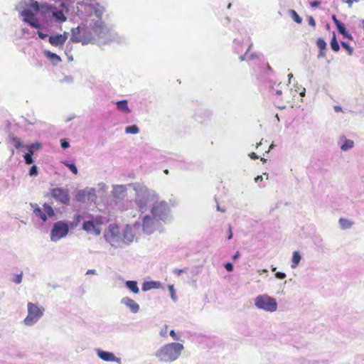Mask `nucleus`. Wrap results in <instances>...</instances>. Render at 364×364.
<instances>
[{
  "label": "nucleus",
  "instance_id": "f257e3e1",
  "mask_svg": "<svg viewBox=\"0 0 364 364\" xmlns=\"http://www.w3.org/2000/svg\"><path fill=\"white\" fill-rule=\"evenodd\" d=\"M60 6L66 13L76 6L79 16L92 18L87 23H81L71 29L70 41L82 45L101 42L107 43L117 39V34L112 32L101 18L104 7L96 0H59Z\"/></svg>",
  "mask_w": 364,
  "mask_h": 364
},
{
  "label": "nucleus",
  "instance_id": "f03ea898",
  "mask_svg": "<svg viewBox=\"0 0 364 364\" xmlns=\"http://www.w3.org/2000/svg\"><path fill=\"white\" fill-rule=\"evenodd\" d=\"M53 6L43 1L38 2L36 0H21L16 5V10L22 17L23 21L30 25L32 28L41 29L43 23L36 14H39L43 18L50 17Z\"/></svg>",
  "mask_w": 364,
  "mask_h": 364
},
{
  "label": "nucleus",
  "instance_id": "7ed1b4c3",
  "mask_svg": "<svg viewBox=\"0 0 364 364\" xmlns=\"http://www.w3.org/2000/svg\"><path fill=\"white\" fill-rule=\"evenodd\" d=\"M129 186L135 192L134 204L141 213L146 212L156 200L159 199V194L154 190L149 188L142 183H134Z\"/></svg>",
  "mask_w": 364,
  "mask_h": 364
},
{
  "label": "nucleus",
  "instance_id": "20e7f679",
  "mask_svg": "<svg viewBox=\"0 0 364 364\" xmlns=\"http://www.w3.org/2000/svg\"><path fill=\"white\" fill-rule=\"evenodd\" d=\"M184 350V346L178 342L164 344L155 353V357L162 363H173L177 360Z\"/></svg>",
  "mask_w": 364,
  "mask_h": 364
},
{
  "label": "nucleus",
  "instance_id": "39448f33",
  "mask_svg": "<svg viewBox=\"0 0 364 364\" xmlns=\"http://www.w3.org/2000/svg\"><path fill=\"white\" fill-rule=\"evenodd\" d=\"M150 213L160 222L166 223L171 219V207L164 200H156L150 208Z\"/></svg>",
  "mask_w": 364,
  "mask_h": 364
},
{
  "label": "nucleus",
  "instance_id": "423d86ee",
  "mask_svg": "<svg viewBox=\"0 0 364 364\" xmlns=\"http://www.w3.org/2000/svg\"><path fill=\"white\" fill-rule=\"evenodd\" d=\"M254 304L257 309L265 312L273 313L278 309L276 299L266 294L257 296Z\"/></svg>",
  "mask_w": 364,
  "mask_h": 364
},
{
  "label": "nucleus",
  "instance_id": "0eeeda50",
  "mask_svg": "<svg viewBox=\"0 0 364 364\" xmlns=\"http://www.w3.org/2000/svg\"><path fill=\"white\" fill-rule=\"evenodd\" d=\"M28 314L23 319V323L27 326L35 325L43 316L45 309L43 306L28 302L27 304Z\"/></svg>",
  "mask_w": 364,
  "mask_h": 364
},
{
  "label": "nucleus",
  "instance_id": "6e6552de",
  "mask_svg": "<svg viewBox=\"0 0 364 364\" xmlns=\"http://www.w3.org/2000/svg\"><path fill=\"white\" fill-rule=\"evenodd\" d=\"M70 231L68 222L65 220H59L55 222L50 232V239L52 242H57L63 238H65Z\"/></svg>",
  "mask_w": 364,
  "mask_h": 364
},
{
  "label": "nucleus",
  "instance_id": "1a4fd4ad",
  "mask_svg": "<svg viewBox=\"0 0 364 364\" xmlns=\"http://www.w3.org/2000/svg\"><path fill=\"white\" fill-rule=\"evenodd\" d=\"M31 207L34 215L44 223L46 222L49 218H52L55 215L53 207L46 203L43 205V208H41L37 203H31Z\"/></svg>",
  "mask_w": 364,
  "mask_h": 364
},
{
  "label": "nucleus",
  "instance_id": "9d476101",
  "mask_svg": "<svg viewBox=\"0 0 364 364\" xmlns=\"http://www.w3.org/2000/svg\"><path fill=\"white\" fill-rule=\"evenodd\" d=\"M106 240L113 247H120L122 244V232L116 224H110L105 235Z\"/></svg>",
  "mask_w": 364,
  "mask_h": 364
},
{
  "label": "nucleus",
  "instance_id": "9b49d317",
  "mask_svg": "<svg viewBox=\"0 0 364 364\" xmlns=\"http://www.w3.org/2000/svg\"><path fill=\"white\" fill-rule=\"evenodd\" d=\"M160 226L161 222L151 213L146 214L142 218V231L146 235L154 233L159 229Z\"/></svg>",
  "mask_w": 364,
  "mask_h": 364
},
{
  "label": "nucleus",
  "instance_id": "f8f14e48",
  "mask_svg": "<svg viewBox=\"0 0 364 364\" xmlns=\"http://www.w3.org/2000/svg\"><path fill=\"white\" fill-rule=\"evenodd\" d=\"M140 227L141 225L139 222L135 223L133 227L130 225H127L122 232V244L127 245L133 242L136 231L139 230Z\"/></svg>",
  "mask_w": 364,
  "mask_h": 364
},
{
  "label": "nucleus",
  "instance_id": "ddd939ff",
  "mask_svg": "<svg viewBox=\"0 0 364 364\" xmlns=\"http://www.w3.org/2000/svg\"><path fill=\"white\" fill-rule=\"evenodd\" d=\"M50 195L57 202L63 205H68L70 201V197L67 189L53 188L50 189Z\"/></svg>",
  "mask_w": 364,
  "mask_h": 364
},
{
  "label": "nucleus",
  "instance_id": "4468645a",
  "mask_svg": "<svg viewBox=\"0 0 364 364\" xmlns=\"http://www.w3.org/2000/svg\"><path fill=\"white\" fill-rule=\"evenodd\" d=\"M75 198L79 202H94L97 198L95 189L94 188H87L80 190L77 192Z\"/></svg>",
  "mask_w": 364,
  "mask_h": 364
},
{
  "label": "nucleus",
  "instance_id": "2eb2a0df",
  "mask_svg": "<svg viewBox=\"0 0 364 364\" xmlns=\"http://www.w3.org/2000/svg\"><path fill=\"white\" fill-rule=\"evenodd\" d=\"M96 354L99 358L105 362H115L122 364L121 358L115 356L112 352L105 351L97 348L95 350Z\"/></svg>",
  "mask_w": 364,
  "mask_h": 364
},
{
  "label": "nucleus",
  "instance_id": "dca6fc26",
  "mask_svg": "<svg viewBox=\"0 0 364 364\" xmlns=\"http://www.w3.org/2000/svg\"><path fill=\"white\" fill-rule=\"evenodd\" d=\"M120 303L124 306L132 314H136L140 310V306L134 299L129 296H124L121 299Z\"/></svg>",
  "mask_w": 364,
  "mask_h": 364
},
{
  "label": "nucleus",
  "instance_id": "f3484780",
  "mask_svg": "<svg viewBox=\"0 0 364 364\" xmlns=\"http://www.w3.org/2000/svg\"><path fill=\"white\" fill-rule=\"evenodd\" d=\"M68 38V33L64 32L63 34L51 36L48 38L49 43L55 47H63Z\"/></svg>",
  "mask_w": 364,
  "mask_h": 364
},
{
  "label": "nucleus",
  "instance_id": "a211bd4d",
  "mask_svg": "<svg viewBox=\"0 0 364 364\" xmlns=\"http://www.w3.org/2000/svg\"><path fill=\"white\" fill-rule=\"evenodd\" d=\"M82 228L84 230L89 233H93L96 235L100 234V225L98 223H95L93 220L85 221L83 223Z\"/></svg>",
  "mask_w": 364,
  "mask_h": 364
},
{
  "label": "nucleus",
  "instance_id": "6ab92c4d",
  "mask_svg": "<svg viewBox=\"0 0 364 364\" xmlns=\"http://www.w3.org/2000/svg\"><path fill=\"white\" fill-rule=\"evenodd\" d=\"M249 41H250V39L249 38ZM253 46V43L252 42H250L248 48L247 49V51L244 55H242L239 57L240 61H249V60H253L255 59L259 58V55L256 53H250V51Z\"/></svg>",
  "mask_w": 364,
  "mask_h": 364
},
{
  "label": "nucleus",
  "instance_id": "aec40b11",
  "mask_svg": "<svg viewBox=\"0 0 364 364\" xmlns=\"http://www.w3.org/2000/svg\"><path fill=\"white\" fill-rule=\"evenodd\" d=\"M128 185H114L113 186L112 195L116 198H122L127 190Z\"/></svg>",
  "mask_w": 364,
  "mask_h": 364
},
{
  "label": "nucleus",
  "instance_id": "412c9836",
  "mask_svg": "<svg viewBox=\"0 0 364 364\" xmlns=\"http://www.w3.org/2000/svg\"><path fill=\"white\" fill-rule=\"evenodd\" d=\"M50 16H52L56 22L60 23L64 22L67 19L63 11L57 10L55 6L53 7Z\"/></svg>",
  "mask_w": 364,
  "mask_h": 364
},
{
  "label": "nucleus",
  "instance_id": "4be33fe9",
  "mask_svg": "<svg viewBox=\"0 0 364 364\" xmlns=\"http://www.w3.org/2000/svg\"><path fill=\"white\" fill-rule=\"evenodd\" d=\"M340 140L343 141L341 145V149L343 151H347L354 146V141L351 139H348L345 136H342L340 138Z\"/></svg>",
  "mask_w": 364,
  "mask_h": 364
},
{
  "label": "nucleus",
  "instance_id": "5701e85b",
  "mask_svg": "<svg viewBox=\"0 0 364 364\" xmlns=\"http://www.w3.org/2000/svg\"><path fill=\"white\" fill-rule=\"evenodd\" d=\"M161 287V283L159 282H144L142 284L141 289L143 291H147L154 289H159Z\"/></svg>",
  "mask_w": 364,
  "mask_h": 364
},
{
  "label": "nucleus",
  "instance_id": "b1692460",
  "mask_svg": "<svg viewBox=\"0 0 364 364\" xmlns=\"http://www.w3.org/2000/svg\"><path fill=\"white\" fill-rule=\"evenodd\" d=\"M301 260V255L299 251H294L291 259V268L296 269Z\"/></svg>",
  "mask_w": 364,
  "mask_h": 364
},
{
  "label": "nucleus",
  "instance_id": "393cba45",
  "mask_svg": "<svg viewBox=\"0 0 364 364\" xmlns=\"http://www.w3.org/2000/svg\"><path fill=\"white\" fill-rule=\"evenodd\" d=\"M44 55L53 65H57L61 62V58L59 55L49 50H44Z\"/></svg>",
  "mask_w": 364,
  "mask_h": 364
},
{
  "label": "nucleus",
  "instance_id": "a878e982",
  "mask_svg": "<svg viewBox=\"0 0 364 364\" xmlns=\"http://www.w3.org/2000/svg\"><path fill=\"white\" fill-rule=\"evenodd\" d=\"M125 287L133 294H137L139 292V288L136 281H126Z\"/></svg>",
  "mask_w": 364,
  "mask_h": 364
},
{
  "label": "nucleus",
  "instance_id": "bb28decb",
  "mask_svg": "<svg viewBox=\"0 0 364 364\" xmlns=\"http://www.w3.org/2000/svg\"><path fill=\"white\" fill-rule=\"evenodd\" d=\"M117 109L124 114H129L131 112L130 109L128 106V102L126 100L118 101L117 103Z\"/></svg>",
  "mask_w": 364,
  "mask_h": 364
},
{
  "label": "nucleus",
  "instance_id": "cd10ccee",
  "mask_svg": "<svg viewBox=\"0 0 364 364\" xmlns=\"http://www.w3.org/2000/svg\"><path fill=\"white\" fill-rule=\"evenodd\" d=\"M338 224L342 230H347L353 226V222L347 218H341L338 220Z\"/></svg>",
  "mask_w": 364,
  "mask_h": 364
},
{
  "label": "nucleus",
  "instance_id": "c85d7f7f",
  "mask_svg": "<svg viewBox=\"0 0 364 364\" xmlns=\"http://www.w3.org/2000/svg\"><path fill=\"white\" fill-rule=\"evenodd\" d=\"M28 151L27 153H30L31 151L32 155H33L34 152L39 150L41 147V144L39 142H35L31 144H28L23 146Z\"/></svg>",
  "mask_w": 364,
  "mask_h": 364
},
{
  "label": "nucleus",
  "instance_id": "c756f323",
  "mask_svg": "<svg viewBox=\"0 0 364 364\" xmlns=\"http://www.w3.org/2000/svg\"><path fill=\"white\" fill-rule=\"evenodd\" d=\"M338 32L343 36L345 38H348L349 39H352V36L349 34L346 29L345 25L343 23H340L336 26Z\"/></svg>",
  "mask_w": 364,
  "mask_h": 364
},
{
  "label": "nucleus",
  "instance_id": "7c9ffc66",
  "mask_svg": "<svg viewBox=\"0 0 364 364\" xmlns=\"http://www.w3.org/2000/svg\"><path fill=\"white\" fill-rule=\"evenodd\" d=\"M126 134H137L139 132V129L136 125H132L125 127L124 130Z\"/></svg>",
  "mask_w": 364,
  "mask_h": 364
},
{
  "label": "nucleus",
  "instance_id": "2f4dec72",
  "mask_svg": "<svg viewBox=\"0 0 364 364\" xmlns=\"http://www.w3.org/2000/svg\"><path fill=\"white\" fill-rule=\"evenodd\" d=\"M289 14H290L292 19L296 22L297 23H301L302 21L301 18L298 15V14L293 9L289 10Z\"/></svg>",
  "mask_w": 364,
  "mask_h": 364
},
{
  "label": "nucleus",
  "instance_id": "473e14b6",
  "mask_svg": "<svg viewBox=\"0 0 364 364\" xmlns=\"http://www.w3.org/2000/svg\"><path fill=\"white\" fill-rule=\"evenodd\" d=\"M331 47L332 50L336 52L338 51L340 49V47H339L338 43L336 40L335 34H333V38L331 39Z\"/></svg>",
  "mask_w": 364,
  "mask_h": 364
},
{
  "label": "nucleus",
  "instance_id": "72a5a7b5",
  "mask_svg": "<svg viewBox=\"0 0 364 364\" xmlns=\"http://www.w3.org/2000/svg\"><path fill=\"white\" fill-rule=\"evenodd\" d=\"M234 50L236 53H239L242 50V41L240 40H235Z\"/></svg>",
  "mask_w": 364,
  "mask_h": 364
},
{
  "label": "nucleus",
  "instance_id": "f704fd0d",
  "mask_svg": "<svg viewBox=\"0 0 364 364\" xmlns=\"http://www.w3.org/2000/svg\"><path fill=\"white\" fill-rule=\"evenodd\" d=\"M63 164L65 166H66L70 170V171H72L74 174H75V175L77 174V173H78L77 168L74 164H70L68 161H63Z\"/></svg>",
  "mask_w": 364,
  "mask_h": 364
},
{
  "label": "nucleus",
  "instance_id": "c9c22d12",
  "mask_svg": "<svg viewBox=\"0 0 364 364\" xmlns=\"http://www.w3.org/2000/svg\"><path fill=\"white\" fill-rule=\"evenodd\" d=\"M32 153L31 151H30V153H26L25 155L23 156V158H24V160H25V163L28 165H30L31 164H33V159L32 158Z\"/></svg>",
  "mask_w": 364,
  "mask_h": 364
},
{
  "label": "nucleus",
  "instance_id": "e433bc0d",
  "mask_svg": "<svg viewBox=\"0 0 364 364\" xmlns=\"http://www.w3.org/2000/svg\"><path fill=\"white\" fill-rule=\"evenodd\" d=\"M316 46L320 50H325L326 48V43L322 38H318L316 41Z\"/></svg>",
  "mask_w": 364,
  "mask_h": 364
},
{
  "label": "nucleus",
  "instance_id": "4c0bfd02",
  "mask_svg": "<svg viewBox=\"0 0 364 364\" xmlns=\"http://www.w3.org/2000/svg\"><path fill=\"white\" fill-rule=\"evenodd\" d=\"M341 46L343 48L346 49L349 55H352L353 49L349 46L348 43L341 42Z\"/></svg>",
  "mask_w": 364,
  "mask_h": 364
},
{
  "label": "nucleus",
  "instance_id": "58836bf2",
  "mask_svg": "<svg viewBox=\"0 0 364 364\" xmlns=\"http://www.w3.org/2000/svg\"><path fill=\"white\" fill-rule=\"evenodd\" d=\"M168 289H169L170 294H171V298L172 299V300L174 301H176L177 297L176 296V293H175V290H174L173 286V285H169L168 286Z\"/></svg>",
  "mask_w": 364,
  "mask_h": 364
},
{
  "label": "nucleus",
  "instance_id": "ea45409f",
  "mask_svg": "<svg viewBox=\"0 0 364 364\" xmlns=\"http://www.w3.org/2000/svg\"><path fill=\"white\" fill-rule=\"evenodd\" d=\"M38 174V168L36 165H33L31 166L29 171V175L30 176H36Z\"/></svg>",
  "mask_w": 364,
  "mask_h": 364
},
{
  "label": "nucleus",
  "instance_id": "a19ab883",
  "mask_svg": "<svg viewBox=\"0 0 364 364\" xmlns=\"http://www.w3.org/2000/svg\"><path fill=\"white\" fill-rule=\"evenodd\" d=\"M275 277L279 279H284L286 278V274L281 272H276Z\"/></svg>",
  "mask_w": 364,
  "mask_h": 364
},
{
  "label": "nucleus",
  "instance_id": "79ce46f5",
  "mask_svg": "<svg viewBox=\"0 0 364 364\" xmlns=\"http://www.w3.org/2000/svg\"><path fill=\"white\" fill-rule=\"evenodd\" d=\"M169 335L172 337V338L174 340V341H179L180 340V336H178L176 333L175 332L174 330H171L169 333Z\"/></svg>",
  "mask_w": 364,
  "mask_h": 364
},
{
  "label": "nucleus",
  "instance_id": "37998d69",
  "mask_svg": "<svg viewBox=\"0 0 364 364\" xmlns=\"http://www.w3.org/2000/svg\"><path fill=\"white\" fill-rule=\"evenodd\" d=\"M60 145L63 149H67L70 146V144L66 139H61Z\"/></svg>",
  "mask_w": 364,
  "mask_h": 364
},
{
  "label": "nucleus",
  "instance_id": "c03bdc74",
  "mask_svg": "<svg viewBox=\"0 0 364 364\" xmlns=\"http://www.w3.org/2000/svg\"><path fill=\"white\" fill-rule=\"evenodd\" d=\"M159 334L161 337L167 336V326H166L164 328L161 329Z\"/></svg>",
  "mask_w": 364,
  "mask_h": 364
},
{
  "label": "nucleus",
  "instance_id": "a18cd8bd",
  "mask_svg": "<svg viewBox=\"0 0 364 364\" xmlns=\"http://www.w3.org/2000/svg\"><path fill=\"white\" fill-rule=\"evenodd\" d=\"M308 23L312 27H315L316 26L315 20H314V18L312 16H309L308 17Z\"/></svg>",
  "mask_w": 364,
  "mask_h": 364
},
{
  "label": "nucleus",
  "instance_id": "49530a36",
  "mask_svg": "<svg viewBox=\"0 0 364 364\" xmlns=\"http://www.w3.org/2000/svg\"><path fill=\"white\" fill-rule=\"evenodd\" d=\"M225 268L228 272H232L233 270V265L231 263L228 262L225 264Z\"/></svg>",
  "mask_w": 364,
  "mask_h": 364
},
{
  "label": "nucleus",
  "instance_id": "de8ad7c7",
  "mask_svg": "<svg viewBox=\"0 0 364 364\" xmlns=\"http://www.w3.org/2000/svg\"><path fill=\"white\" fill-rule=\"evenodd\" d=\"M360 0H342L343 2L348 4L349 7L352 6L353 2H358Z\"/></svg>",
  "mask_w": 364,
  "mask_h": 364
},
{
  "label": "nucleus",
  "instance_id": "09e8293b",
  "mask_svg": "<svg viewBox=\"0 0 364 364\" xmlns=\"http://www.w3.org/2000/svg\"><path fill=\"white\" fill-rule=\"evenodd\" d=\"M38 35L39 38H41V39H45L48 36L47 33H43V32H41L40 31H38Z\"/></svg>",
  "mask_w": 364,
  "mask_h": 364
},
{
  "label": "nucleus",
  "instance_id": "8fccbe9b",
  "mask_svg": "<svg viewBox=\"0 0 364 364\" xmlns=\"http://www.w3.org/2000/svg\"><path fill=\"white\" fill-rule=\"evenodd\" d=\"M298 89L301 90V92H299L300 96L304 97L305 92H306V89L301 86H298Z\"/></svg>",
  "mask_w": 364,
  "mask_h": 364
},
{
  "label": "nucleus",
  "instance_id": "3c124183",
  "mask_svg": "<svg viewBox=\"0 0 364 364\" xmlns=\"http://www.w3.org/2000/svg\"><path fill=\"white\" fill-rule=\"evenodd\" d=\"M81 219H82V216L80 215L75 214L74 215V220L76 222V223H78L79 222H80Z\"/></svg>",
  "mask_w": 364,
  "mask_h": 364
},
{
  "label": "nucleus",
  "instance_id": "603ef678",
  "mask_svg": "<svg viewBox=\"0 0 364 364\" xmlns=\"http://www.w3.org/2000/svg\"><path fill=\"white\" fill-rule=\"evenodd\" d=\"M173 273L177 274V275H180L181 273H183L184 272V269H173Z\"/></svg>",
  "mask_w": 364,
  "mask_h": 364
},
{
  "label": "nucleus",
  "instance_id": "864d4df0",
  "mask_svg": "<svg viewBox=\"0 0 364 364\" xmlns=\"http://www.w3.org/2000/svg\"><path fill=\"white\" fill-rule=\"evenodd\" d=\"M332 19L335 23L336 26L338 25L340 23H341L339 20L337 19L336 16L335 15L332 16Z\"/></svg>",
  "mask_w": 364,
  "mask_h": 364
},
{
  "label": "nucleus",
  "instance_id": "5fc2aeb1",
  "mask_svg": "<svg viewBox=\"0 0 364 364\" xmlns=\"http://www.w3.org/2000/svg\"><path fill=\"white\" fill-rule=\"evenodd\" d=\"M333 109L336 112H339L342 111V107L338 105H336L333 107Z\"/></svg>",
  "mask_w": 364,
  "mask_h": 364
},
{
  "label": "nucleus",
  "instance_id": "6e6d98bb",
  "mask_svg": "<svg viewBox=\"0 0 364 364\" xmlns=\"http://www.w3.org/2000/svg\"><path fill=\"white\" fill-rule=\"evenodd\" d=\"M21 281H22L21 275H18L14 282L16 284H20L21 282Z\"/></svg>",
  "mask_w": 364,
  "mask_h": 364
},
{
  "label": "nucleus",
  "instance_id": "4d7b16f0",
  "mask_svg": "<svg viewBox=\"0 0 364 364\" xmlns=\"http://www.w3.org/2000/svg\"><path fill=\"white\" fill-rule=\"evenodd\" d=\"M320 4V2L318 1H314L311 2V7H317Z\"/></svg>",
  "mask_w": 364,
  "mask_h": 364
},
{
  "label": "nucleus",
  "instance_id": "13d9d810",
  "mask_svg": "<svg viewBox=\"0 0 364 364\" xmlns=\"http://www.w3.org/2000/svg\"><path fill=\"white\" fill-rule=\"evenodd\" d=\"M325 50H320L319 53H318V58H323L325 56Z\"/></svg>",
  "mask_w": 364,
  "mask_h": 364
},
{
  "label": "nucleus",
  "instance_id": "bf43d9fd",
  "mask_svg": "<svg viewBox=\"0 0 364 364\" xmlns=\"http://www.w3.org/2000/svg\"><path fill=\"white\" fill-rule=\"evenodd\" d=\"M86 274H96V270L93 269H88Z\"/></svg>",
  "mask_w": 364,
  "mask_h": 364
},
{
  "label": "nucleus",
  "instance_id": "052dcab7",
  "mask_svg": "<svg viewBox=\"0 0 364 364\" xmlns=\"http://www.w3.org/2000/svg\"><path fill=\"white\" fill-rule=\"evenodd\" d=\"M249 156L252 159H258V156L255 152H252L251 154H249Z\"/></svg>",
  "mask_w": 364,
  "mask_h": 364
},
{
  "label": "nucleus",
  "instance_id": "680f3d73",
  "mask_svg": "<svg viewBox=\"0 0 364 364\" xmlns=\"http://www.w3.org/2000/svg\"><path fill=\"white\" fill-rule=\"evenodd\" d=\"M262 180H263V177H262V176H257L255 178V182H256V183L261 182Z\"/></svg>",
  "mask_w": 364,
  "mask_h": 364
},
{
  "label": "nucleus",
  "instance_id": "e2e57ef3",
  "mask_svg": "<svg viewBox=\"0 0 364 364\" xmlns=\"http://www.w3.org/2000/svg\"><path fill=\"white\" fill-rule=\"evenodd\" d=\"M232 238V228H231V227L230 226V227H229V234H228V240H231Z\"/></svg>",
  "mask_w": 364,
  "mask_h": 364
},
{
  "label": "nucleus",
  "instance_id": "0e129e2a",
  "mask_svg": "<svg viewBox=\"0 0 364 364\" xmlns=\"http://www.w3.org/2000/svg\"><path fill=\"white\" fill-rule=\"evenodd\" d=\"M21 146H22L21 141L19 139H18L16 141V148L18 149Z\"/></svg>",
  "mask_w": 364,
  "mask_h": 364
},
{
  "label": "nucleus",
  "instance_id": "69168bd1",
  "mask_svg": "<svg viewBox=\"0 0 364 364\" xmlns=\"http://www.w3.org/2000/svg\"><path fill=\"white\" fill-rule=\"evenodd\" d=\"M240 252H237L234 255V256H233V259H236L239 258V257H240Z\"/></svg>",
  "mask_w": 364,
  "mask_h": 364
},
{
  "label": "nucleus",
  "instance_id": "338daca9",
  "mask_svg": "<svg viewBox=\"0 0 364 364\" xmlns=\"http://www.w3.org/2000/svg\"><path fill=\"white\" fill-rule=\"evenodd\" d=\"M217 210L218 211H221V212H225V208H221L218 205H217Z\"/></svg>",
  "mask_w": 364,
  "mask_h": 364
},
{
  "label": "nucleus",
  "instance_id": "774afa93",
  "mask_svg": "<svg viewBox=\"0 0 364 364\" xmlns=\"http://www.w3.org/2000/svg\"><path fill=\"white\" fill-rule=\"evenodd\" d=\"M275 94L277 95H282V90H275Z\"/></svg>",
  "mask_w": 364,
  "mask_h": 364
}]
</instances>
